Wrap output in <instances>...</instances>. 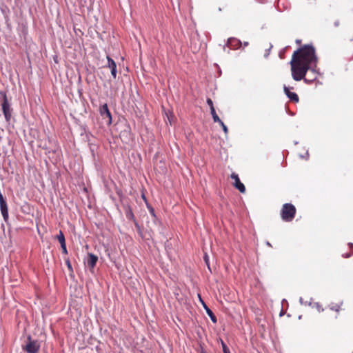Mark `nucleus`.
Listing matches in <instances>:
<instances>
[{"label": "nucleus", "instance_id": "5701e85b", "mask_svg": "<svg viewBox=\"0 0 353 353\" xmlns=\"http://www.w3.org/2000/svg\"><path fill=\"white\" fill-rule=\"evenodd\" d=\"M339 24H340V22L339 20L335 21V22H334L335 27H338L339 26Z\"/></svg>", "mask_w": 353, "mask_h": 353}, {"label": "nucleus", "instance_id": "7ed1b4c3", "mask_svg": "<svg viewBox=\"0 0 353 353\" xmlns=\"http://www.w3.org/2000/svg\"><path fill=\"white\" fill-rule=\"evenodd\" d=\"M296 208L291 203H285L283 205L281 216L284 221H291L295 216Z\"/></svg>", "mask_w": 353, "mask_h": 353}, {"label": "nucleus", "instance_id": "1a4fd4ad", "mask_svg": "<svg viewBox=\"0 0 353 353\" xmlns=\"http://www.w3.org/2000/svg\"><path fill=\"white\" fill-rule=\"evenodd\" d=\"M107 66L111 70V74L114 79H116L117 77V65L115 61L110 58L109 56H107Z\"/></svg>", "mask_w": 353, "mask_h": 353}, {"label": "nucleus", "instance_id": "4468645a", "mask_svg": "<svg viewBox=\"0 0 353 353\" xmlns=\"http://www.w3.org/2000/svg\"><path fill=\"white\" fill-rule=\"evenodd\" d=\"M210 113L212 116L214 122H215V123L221 122V120L219 119V116L216 114L214 108H211Z\"/></svg>", "mask_w": 353, "mask_h": 353}, {"label": "nucleus", "instance_id": "ddd939ff", "mask_svg": "<svg viewBox=\"0 0 353 353\" xmlns=\"http://www.w3.org/2000/svg\"><path fill=\"white\" fill-rule=\"evenodd\" d=\"M283 90L285 94L288 96V97L294 102H298L299 101V97L295 92H292L290 91L289 88H288L286 85L283 86Z\"/></svg>", "mask_w": 353, "mask_h": 353}, {"label": "nucleus", "instance_id": "f3484780", "mask_svg": "<svg viewBox=\"0 0 353 353\" xmlns=\"http://www.w3.org/2000/svg\"><path fill=\"white\" fill-rule=\"evenodd\" d=\"M219 124L221 125V126L222 127V128H223V130L224 132H225V134H226V133H228V130L227 126L224 124V123H223L222 121H221V122H219Z\"/></svg>", "mask_w": 353, "mask_h": 353}, {"label": "nucleus", "instance_id": "4be33fe9", "mask_svg": "<svg viewBox=\"0 0 353 353\" xmlns=\"http://www.w3.org/2000/svg\"><path fill=\"white\" fill-rule=\"evenodd\" d=\"M66 263H67V265H68V268H69V269H72V265H71V264H70V263L69 260H67V261H66Z\"/></svg>", "mask_w": 353, "mask_h": 353}, {"label": "nucleus", "instance_id": "6ab92c4d", "mask_svg": "<svg viewBox=\"0 0 353 353\" xmlns=\"http://www.w3.org/2000/svg\"><path fill=\"white\" fill-rule=\"evenodd\" d=\"M204 261L206 265H208V268L210 269L209 257L206 254L204 255Z\"/></svg>", "mask_w": 353, "mask_h": 353}, {"label": "nucleus", "instance_id": "9b49d317", "mask_svg": "<svg viewBox=\"0 0 353 353\" xmlns=\"http://www.w3.org/2000/svg\"><path fill=\"white\" fill-rule=\"evenodd\" d=\"M98 261V257L94 254L89 253L87 259V265L90 269H93Z\"/></svg>", "mask_w": 353, "mask_h": 353}, {"label": "nucleus", "instance_id": "6e6552de", "mask_svg": "<svg viewBox=\"0 0 353 353\" xmlns=\"http://www.w3.org/2000/svg\"><path fill=\"white\" fill-rule=\"evenodd\" d=\"M231 179L234 181V186L239 190L240 192L243 193L245 192V188L244 185L240 181L237 174L233 172L230 176Z\"/></svg>", "mask_w": 353, "mask_h": 353}, {"label": "nucleus", "instance_id": "39448f33", "mask_svg": "<svg viewBox=\"0 0 353 353\" xmlns=\"http://www.w3.org/2000/svg\"><path fill=\"white\" fill-rule=\"evenodd\" d=\"M40 348V344L37 341H32L31 336H28V343L23 346V350L27 353H37Z\"/></svg>", "mask_w": 353, "mask_h": 353}, {"label": "nucleus", "instance_id": "dca6fc26", "mask_svg": "<svg viewBox=\"0 0 353 353\" xmlns=\"http://www.w3.org/2000/svg\"><path fill=\"white\" fill-rule=\"evenodd\" d=\"M221 346L223 353H230L229 348L223 341H221Z\"/></svg>", "mask_w": 353, "mask_h": 353}, {"label": "nucleus", "instance_id": "20e7f679", "mask_svg": "<svg viewBox=\"0 0 353 353\" xmlns=\"http://www.w3.org/2000/svg\"><path fill=\"white\" fill-rule=\"evenodd\" d=\"M0 94L1 95L3 99L1 104L2 111L6 121L9 122L12 117V109L8 102L6 93L5 92L1 91L0 92Z\"/></svg>", "mask_w": 353, "mask_h": 353}, {"label": "nucleus", "instance_id": "a211bd4d", "mask_svg": "<svg viewBox=\"0 0 353 353\" xmlns=\"http://www.w3.org/2000/svg\"><path fill=\"white\" fill-rule=\"evenodd\" d=\"M61 247L63 253L65 254H68V250H67V248H66V244L65 243L61 244Z\"/></svg>", "mask_w": 353, "mask_h": 353}, {"label": "nucleus", "instance_id": "423d86ee", "mask_svg": "<svg viewBox=\"0 0 353 353\" xmlns=\"http://www.w3.org/2000/svg\"><path fill=\"white\" fill-rule=\"evenodd\" d=\"M99 112L103 119H107V123L110 125L112 123V115L106 103L101 105Z\"/></svg>", "mask_w": 353, "mask_h": 353}, {"label": "nucleus", "instance_id": "f8f14e48", "mask_svg": "<svg viewBox=\"0 0 353 353\" xmlns=\"http://www.w3.org/2000/svg\"><path fill=\"white\" fill-rule=\"evenodd\" d=\"M199 297L200 299V301L201 302L202 305L203 306L204 309L205 310L206 313L208 314V315L210 318L211 321L213 323H216L217 319H216V316L214 314L212 311L207 306V305L205 303V302L201 299L200 295H199Z\"/></svg>", "mask_w": 353, "mask_h": 353}, {"label": "nucleus", "instance_id": "393cba45", "mask_svg": "<svg viewBox=\"0 0 353 353\" xmlns=\"http://www.w3.org/2000/svg\"><path fill=\"white\" fill-rule=\"evenodd\" d=\"M266 244H267L268 246H270V247H271V246H272V245H271L268 241L266 243Z\"/></svg>", "mask_w": 353, "mask_h": 353}, {"label": "nucleus", "instance_id": "b1692460", "mask_svg": "<svg viewBox=\"0 0 353 353\" xmlns=\"http://www.w3.org/2000/svg\"><path fill=\"white\" fill-rule=\"evenodd\" d=\"M243 46H248V42L245 41V42L243 43Z\"/></svg>", "mask_w": 353, "mask_h": 353}, {"label": "nucleus", "instance_id": "412c9836", "mask_svg": "<svg viewBox=\"0 0 353 353\" xmlns=\"http://www.w3.org/2000/svg\"><path fill=\"white\" fill-rule=\"evenodd\" d=\"M299 302H300V303H301V305H307V301H306V302L303 301V298H302V297H301V298L299 299Z\"/></svg>", "mask_w": 353, "mask_h": 353}, {"label": "nucleus", "instance_id": "0eeeda50", "mask_svg": "<svg viewBox=\"0 0 353 353\" xmlns=\"http://www.w3.org/2000/svg\"><path fill=\"white\" fill-rule=\"evenodd\" d=\"M0 210L3 218V220L6 222L8 221V209L7 203L3 196L2 193L0 192Z\"/></svg>", "mask_w": 353, "mask_h": 353}, {"label": "nucleus", "instance_id": "9d476101", "mask_svg": "<svg viewBox=\"0 0 353 353\" xmlns=\"http://www.w3.org/2000/svg\"><path fill=\"white\" fill-rule=\"evenodd\" d=\"M241 42L236 38H229L227 42V46L230 48V49H237L241 46Z\"/></svg>", "mask_w": 353, "mask_h": 353}, {"label": "nucleus", "instance_id": "2eb2a0df", "mask_svg": "<svg viewBox=\"0 0 353 353\" xmlns=\"http://www.w3.org/2000/svg\"><path fill=\"white\" fill-rule=\"evenodd\" d=\"M57 239L61 245L65 243V236L61 231L59 232Z\"/></svg>", "mask_w": 353, "mask_h": 353}, {"label": "nucleus", "instance_id": "f257e3e1", "mask_svg": "<svg viewBox=\"0 0 353 353\" xmlns=\"http://www.w3.org/2000/svg\"><path fill=\"white\" fill-rule=\"evenodd\" d=\"M297 54L298 51L294 52L290 61L292 76L295 81H299L304 79L305 81H308L309 80L305 78V77L310 69V65L298 60Z\"/></svg>", "mask_w": 353, "mask_h": 353}, {"label": "nucleus", "instance_id": "f03ea898", "mask_svg": "<svg viewBox=\"0 0 353 353\" xmlns=\"http://www.w3.org/2000/svg\"><path fill=\"white\" fill-rule=\"evenodd\" d=\"M297 59L303 61L307 65H312L316 62V57L315 55V50L313 46H305L303 48L298 50Z\"/></svg>", "mask_w": 353, "mask_h": 353}, {"label": "nucleus", "instance_id": "aec40b11", "mask_svg": "<svg viewBox=\"0 0 353 353\" xmlns=\"http://www.w3.org/2000/svg\"><path fill=\"white\" fill-rule=\"evenodd\" d=\"M207 103L209 105L210 109L212 108H214L213 105V102L211 99H210V98L207 99Z\"/></svg>", "mask_w": 353, "mask_h": 353}]
</instances>
